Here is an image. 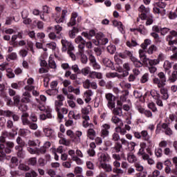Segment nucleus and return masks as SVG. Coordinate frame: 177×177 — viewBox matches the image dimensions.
<instances>
[{"mask_svg":"<svg viewBox=\"0 0 177 177\" xmlns=\"http://www.w3.org/2000/svg\"><path fill=\"white\" fill-rule=\"evenodd\" d=\"M160 88V94H161V99H163V100H167V99L169 97V94H168V88L163 87H159Z\"/></svg>","mask_w":177,"mask_h":177,"instance_id":"obj_18","label":"nucleus"},{"mask_svg":"<svg viewBox=\"0 0 177 177\" xmlns=\"http://www.w3.org/2000/svg\"><path fill=\"white\" fill-rule=\"evenodd\" d=\"M131 62L133 63L135 67L140 68L143 66V63H142L138 58L135 57H131Z\"/></svg>","mask_w":177,"mask_h":177,"instance_id":"obj_31","label":"nucleus"},{"mask_svg":"<svg viewBox=\"0 0 177 177\" xmlns=\"http://www.w3.org/2000/svg\"><path fill=\"white\" fill-rule=\"evenodd\" d=\"M118 56L120 57H122V59H125L127 57H130L131 60L132 59V57H133V54H132V52L129 51V50H125L124 52L123 53H120L118 54Z\"/></svg>","mask_w":177,"mask_h":177,"instance_id":"obj_23","label":"nucleus"},{"mask_svg":"<svg viewBox=\"0 0 177 177\" xmlns=\"http://www.w3.org/2000/svg\"><path fill=\"white\" fill-rule=\"evenodd\" d=\"M120 86H121L122 89H129V88H131V84L127 83L124 80L120 83Z\"/></svg>","mask_w":177,"mask_h":177,"instance_id":"obj_46","label":"nucleus"},{"mask_svg":"<svg viewBox=\"0 0 177 177\" xmlns=\"http://www.w3.org/2000/svg\"><path fill=\"white\" fill-rule=\"evenodd\" d=\"M28 146H33V147L38 146V147H39L40 145H41V141H39V140H29L28 142Z\"/></svg>","mask_w":177,"mask_h":177,"instance_id":"obj_40","label":"nucleus"},{"mask_svg":"<svg viewBox=\"0 0 177 177\" xmlns=\"http://www.w3.org/2000/svg\"><path fill=\"white\" fill-rule=\"evenodd\" d=\"M100 168L104 169L105 172H111V171H113V167H111V165L106 162L100 164Z\"/></svg>","mask_w":177,"mask_h":177,"instance_id":"obj_22","label":"nucleus"},{"mask_svg":"<svg viewBox=\"0 0 177 177\" xmlns=\"http://www.w3.org/2000/svg\"><path fill=\"white\" fill-rule=\"evenodd\" d=\"M120 134L118 133L115 132L112 134V140L113 142H115V143H118V140H120Z\"/></svg>","mask_w":177,"mask_h":177,"instance_id":"obj_51","label":"nucleus"},{"mask_svg":"<svg viewBox=\"0 0 177 177\" xmlns=\"http://www.w3.org/2000/svg\"><path fill=\"white\" fill-rule=\"evenodd\" d=\"M80 56V60L83 64H86L88 63V57L84 53H79Z\"/></svg>","mask_w":177,"mask_h":177,"instance_id":"obj_52","label":"nucleus"},{"mask_svg":"<svg viewBox=\"0 0 177 177\" xmlns=\"http://www.w3.org/2000/svg\"><path fill=\"white\" fill-rule=\"evenodd\" d=\"M21 119L23 125H28L31 122L28 120V113H24L21 115Z\"/></svg>","mask_w":177,"mask_h":177,"instance_id":"obj_27","label":"nucleus"},{"mask_svg":"<svg viewBox=\"0 0 177 177\" xmlns=\"http://www.w3.org/2000/svg\"><path fill=\"white\" fill-rule=\"evenodd\" d=\"M17 53H11L7 56V60L10 62V60H17Z\"/></svg>","mask_w":177,"mask_h":177,"instance_id":"obj_42","label":"nucleus"},{"mask_svg":"<svg viewBox=\"0 0 177 177\" xmlns=\"http://www.w3.org/2000/svg\"><path fill=\"white\" fill-rule=\"evenodd\" d=\"M111 127L110 124H104L101 127V136L102 138H107L109 136Z\"/></svg>","mask_w":177,"mask_h":177,"instance_id":"obj_10","label":"nucleus"},{"mask_svg":"<svg viewBox=\"0 0 177 177\" xmlns=\"http://www.w3.org/2000/svg\"><path fill=\"white\" fill-rule=\"evenodd\" d=\"M78 32V28H73V30L69 31L70 38H75V34Z\"/></svg>","mask_w":177,"mask_h":177,"instance_id":"obj_59","label":"nucleus"},{"mask_svg":"<svg viewBox=\"0 0 177 177\" xmlns=\"http://www.w3.org/2000/svg\"><path fill=\"white\" fill-rule=\"evenodd\" d=\"M148 108L150 109V110H152L153 113H156V111H157V106H156V104H154V102L149 103Z\"/></svg>","mask_w":177,"mask_h":177,"instance_id":"obj_61","label":"nucleus"},{"mask_svg":"<svg viewBox=\"0 0 177 177\" xmlns=\"http://www.w3.org/2000/svg\"><path fill=\"white\" fill-rule=\"evenodd\" d=\"M22 96L21 100L22 103H31V102H32V100L31 99V93H30V92L24 91Z\"/></svg>","mask_w":177,"mask_h":177,"instance_id":"obj_13","label":"nucleus"},{"mask_svg":"<svg viewBox=\"0 0 177 177\" xmlns=\"http://www.w3.org/2000/svg\"><path fill=\"white\" fill-rule=\"evenodd\" d=\"M169 50H171L174 53V55L171 56V59L177 60V48L175 46H171L169 47Z\"/></svg>","mask_w":177,"mask_h":177,"instance_id":"obj_29","label":"nucleus"},{"mask_svg":"<svg viewBox=\"0 0 177 177\" xmlns=\"http://www.w3.org/2000/svg\"><path fill=\"white\" fill-rule=\"evenodd\" d=\"M96 39H99L100 45H106L109 44V39L104 37L102 32L97 33L95 36Z\"/></svg>","mask_w":177,"mask_h":177,"instance_id":"obj_12","label":"nucleus"},{"mask_svg":"<svg viewBox=\"0 0 177 177\" xmlns=\"http://www.w3.org/2000/svg\"><path fill=\"white\" fill-rule=\"evenodd\" d=\"M57 89L52 88L46 91L47 95L49 96H55V95H57Z\"/></svg>","mask_w":177,"mask_h":177,"instance_id":"obj_53","label":"nucleus"},{"mask_svg":"<svg viewBox=\"0 0 177 177\" xmlns=\"http://www.w3.org/2000/svg\"><path fill=\"white\" fill-rule=\"evenodd\" d=\"M163 68H165V71H168V70H171V68H172V64H171L169 61H165Z\"/></svg>","mask_w":177,"mask_h":177,"instance_id":"obj_49","label":"nucleus"},{"mask_svg":"<svg viewBox=\"0 0 177 177\" xmlns=\"http://www.w3.org/2000/svg\"><path fill=\"white\" fill-rule=\"evenodd\" d=\"M79 51L78 53H84L85 52V41L83 43H80L78 45Z\"/></svg>","mask_w":177,"mask_h":177,"instance_id":"obj_57","label":"nucleus"},{"mask_svg":"<svg viewBox=\"0 0 177 177\" xmlns=\"http://www.w3.org/2000/svg\"><path fill=\"white\" fill-rule=\"evenodd\" d=\"M158 77L153 78V84L157 85L158 88H164L167 84V77L164 72H160L158 74Z\"/></svg>","mask_w":177,"mask_h":177,"instance_id":"obj_2","label":"nucleus"},{"mask_svg":"<svg viewBox=\"0 0 177 177\" xmlns=\"http://www.w3.org/2000/svg\"><path fill=\"white\" fill-rule=\"evenodd\" d=\"M35 88V86H34V84H27L24 89L26 92H31V91H34Z\"/></svg>","mask_w":177,"mask_h":177,"instance_id":"obj_56","label":"nucleus"},{"mask_svg":"<svg viewBox=\"0 0 177 177\" xmlns=\"http://www.w3.org/2000/svg\"><path fill=\"white\" fill-rule=\"evenodd\" d=\"M113 25L114 27H118L119 31H120L122 34H125V29L124 28V25H122V22L114 20L113 21Z\"/></svg>","mask_w":177,"mask_h":177,"instance_id":"obj_19","label":"nucleus"},{"mask_svg":"<svg viewBox=\"0 0 177 177\" xmlns=\"http://www.w3.org/2000/svg\"><path fill=\"white\" fill-rule=\"evenodd\" d=\"M176 118V116L174 114H170L168 118L166 119V122L168 124H170L171 122H174L175 121V119Z\"/></svg>","mask_w":177,"mask_h":177,"instance_id":"obj_54","label":"nucleus"},{"mask_svg":"<svg viewBox=\"0 0 177 177\" xmlns=\"http://www.w3.org/2000/svg\"><path fill=\"white\" fill-rule=\"evenodd\" d=\"M177 80V71H173L171 75H170L167 80L169 84H174Z\"/></svg>","mask_w":177,"mask_h":177,"instance_id":"obj_28","label":"nucleus"},{"mask_svg":"<svg viewBox=\"0 0 177 177\" xmlns=\"http://www.w3.org/2000/svg\"><path fill=\"white\" fill-rule=\"evenodd\" d=\"M57 100L55 102L56 111H59L62 106H63V102H64V96L63 95H59L57 96Z\"/></svg>","mask_w":177,"mask_h":177,"instance_id":"obj_9","label":"nucleus"},{"mask_svg":"<svg viewBox=\"0 0 177 177\" xmlns=\"http://www.w3.org/2000/svg\"><path fill=\"white\" fill-rule=\"evenodd\" d=\"M149 81V73H145L142 75V77L140 79V82L142 84H146Z\"/></svg>","mask_w":177,"mask_h":177,"instance_id":"obj_60","label":"nucleus"},{"mask_svg":"<svg viewBox=\"0 0 177 177\" xmlns=\"http://www.w3.org/2000/svg\"><path fill=\"white\" fill-rule=\"evenodd\" d=\"M148 64H149V66H157V64H160V60L157 59H150L148 58Z\"/></svg>","mask_w":177,"mask_h":177,"instance_id":"obj_43","label":"nucleus"},{"mask_svg":"<svg viewBox=\"0 0 177 177\" xmlns=\"http://www.w3.org/2000/svg\"><path fill=\"white\" fill-rule=\"evenodd\" d=\"M56 12L52 14L51 17L57 24H61V23H67V10H62L60 7H55Z\"/></svg>","mask_w":177,"mask_h":177,"instance_id":"obj_1","label":"nucleus"},{"mask_svg":"<svg viewBox=\"0 0 177 177\" xmlns=\"http://www.w3.org/2000/svg\"><path fill=\"white\" fill-rule=\"evenodd\" d=\"M46 153V149L45 147H41L40 148H36V154L37 156H41V154H45Z\"/></svg>","mask_w":177,"mask_h":177,"instance_id":"obj_48","label":"nucleus"},{"mask_svg":"<svg viewBox=\"0 0 177 177\" xmlns=\"http://www.w3.org/2000/svg\"><path fill=\"white\" fill-rule=\"evenodd\" d=\"M107 51L109 52V53H110L111 55H114V53H115V46L114 45H110L107 48Z\"/></svg>","mask_w":177,"mask_h":177,"instance_id":"obj_55","label":"nucleus"},{"mask_svg":"<svg viewBox=\"0 0 177 177\" xmlns=\"http://www.w3.org/2000/svg\"><path fill=\"white\" fill-rule=\"evenodd\" d=\"M139 56L142 63L147 66V64H149V58H147V56H146V52L145 51V49L142 48L139 50Z\"/></svg>","mask_w":177,"mask_h":177,"instance_id":"obj_14","label":"nucleus"},{"mask_svg":"<svg viewBox=\"0 0 177 177\" xmlns=\"http://www.w3.org/2000/svg\"><path fill=\"white\" fill-rule=\"evenodd\" d=\"M96 32L95 30H91L89 31V32H83L82 33V37H84V38H86L87 39H92V37H95Z\"/></svg>","mask_w":177,"mask_h":177,"instance_id":"obj_26","label":"nucleus"},{"mask_svg":"<svg viewBox=\"0 0 177 177\" xmlns=\"http://www.w3.org/2000/svg\"><path fill=\"white\" fill-rule=\"evenodd\" d=\"M82 117L83 120H84L83 121L82 126L84 128H88V127H89V122H88V121L91 120V118H89V115H82Z\"/></svg>","mask_w":177,"mask_h":177,"instance_id":"obj_35","label":"nucleus"},{"mask_svg":"<svg viewBox=\"0 0 177 177\" xmlns=\"http://www.w3.org/2000/svg\"><path fill=\"white\" fill-rule=\"evenodd\" d=\"M61 44L62 45V52H67L68 50H74L75 49L73 43H71V41H69L66 39H62L61 41Z\"/></svg>","mask_w":177,"mask_h":177,"instance_id":"obj_7","label":"nucleus"},{"mask_svg":"<svg viewBox=\"0 0 177 177\" xmlns=\"http://www.w3.org/2000/svg\"><path fill=\"white\" fill-rule=\"evenodd\" d=\"M1 115H3L4 117H12L13 115V112L10 111H0Z\"/></svg>","mask_w":177,"mask_h":177,"instance_id":"obj_45","label":"nucleus"},{"mask_svg":"<svg viewBox=\"0 0 177 177\" xmlns=\"http://www.w3.org/2000/svg\"><path fill=\"white\" fill-rule=\"evenodd\" d=\"M111 122L113 124H115L116 125H118V127H123L124 126V123L122 122V120H121V119H120V118L113 115L111 118Z\"/></svg>","mask_w":177,"mask_h":177,"instance_id":"obj_25","label":"nucleus"},{"mask_svg":"<svg viewBox=\"0 0 177 177\" xmlns=\"http://www.w3.org/2000/svg\"><path fill=\"white\" fill-rule=\"evenodd\" d=\"M127 160L129 162H131L132 164L133 162H136L138 159L136 158V156L133 155V153H130L127 155Z\"/></svg>","mask_w":177,"mask_h":177,"instance_id":"obj_38","label":"nucleus"},{"mask_svg":"<svg viewBox=\"0 0 177 177\" xmlns=\"http://www.w3.org/2000/svg\"><path fill=\"white\" fill-rule=\"evenodd\" d=\"M135 167L136 171L138 172H142L143 169H145V167H143V166L138 162L135 163Z\"/></svg>","mask_w":177,"mask_h":177,"instance_id":"obj_62","label":"nucleus"},{"mask_svg":"<svg viewBox=\"0 0 177 177\" xmlns=\"http://www.w3.org/2000/svg\"><path fill=\"white\" fill-rule=\"evenodd\" d=\"M92 96H93V91L92 90H86L84 93V99L86 103H89L92 100Z\"/></svg>","mask_w":177,"mask_h":177,"instance_id":"obj_15","label":"nucleus"},{"mask_svg":"<svg viewBox=\"0 0 177 177\" xmlns=\"http://www.w3.org/2000/svg\"><path fill=\"white\" fill-rule=\"evenodd\" d=\"M149 45H151V40L146 39L144 42L141 44V48L142 49H146Z\"/></svg>","mask_w":177,"mask_h":177,"instance_id":"obj_47","label":"nucleus"},{"mask_svg":"<svg viewBox=\"0 0 177 177\" xmlns=\"http://www.w3.org/2000/svg\"><path fill=\"white\" fill-rule=\"evenodd\" d=\"M48 66L50 68H56V62H55L50 57L48 60Z\"/></svg>","mask_w":177,"mask_h":177,"instance_id":"obj_63","label":"nucleus"},{"mask_svg":"<svg viewBox=\"0 0 177 177\" xmlns=\"http://www.w3.org/2000/svg\"><path fill=\"white\" fill-rule=\"evenodd\" d=\"M91 73V67L89 66H86L85 68H83L82 69V74H83V75H84L85 77H86V75H89Z\"/></svg>","mask_w":177,"mask_h":177,"instance_id":"obj_44","label":"nucleus"},{"mask_svg":"<svg viewBox=\"0 0 177 177\" xmlns=\"http://www.w3.org/2000/svg\"><path fill=\"white\" fill-rule=\"evenodd\" d=\"M86 135L88 139L91 140H95V138H96V131L92 128H90L87 130Z\"/></svg>","mask_w":177,"mask_h":177,"instance_id":"obj_21","label":"nucleus"},{"mask_svg":"<svg viewBox=\"0 0 177 177\" xmlns=\"http://www.w3.org/2000/svg\"><path fill=\"white\" fill-rule=\"evenodd\" d=\"M157 50H158L157 46H156V45L154 44H152L148 48L147 53L148 55H153V53H154V52H157Z\"/></svg>","mask_w":177,"mask_h":177,"instance_id":"obj_39","label":"nucleus"},{"mask_svg":"<svg viewBox=\"0 0 177 177\" xmlns=\"http://www.w3.org/2000/svg\"><path fill=\"white\" fill-rule=\"evenodd\" d=\"M138 12L139 18L137 19V21H140V19L141 20H146V19H147V16L150 15V8L141 5L138 8Z\"/></svg>","mask_w":177,"mask_h":177,"instance_id":"obj_4","label":"nucleus"},{"mask_svg":"<svg viewBox=\"0 0 177 177\" xmlns=\"http://www.w3.org/2000/svg\"><path fill=\"white\" fill-rule=\"evenodd\" d=\"M98 161L100 164H104L105 162H109L110 161V156L107 153H98Z\"/></svg>","mask_w":177,"mask_h":177,"instance_id":"obj_11","label":"nucleus"},{"mask_svg":"<svg viewBox=\"0 0 177 177\" xmlns=\"http://www.w3.org/2000/svg\"><path fill=\"white\" fill-rule=\"evenodd\" d=\"M37 109L38 110H39L40 111H44V113H46V115L45 114H41L39 116L40 120H41L42 121H44V120H46V118H52V109H50V107L47 106L46 107L45 105H37Z\"/></svg>","mask_w":177,"mask_h":177,"instance_id":"obj_3","label":"nucleus"},{"mask_svg":"<svg viewBox=\"0 0 177 177\" xmlns=\"http://www.w3.org/2000/svg\"><path fill=\"white\" fill-rule=\"evenodd\" d=\"M3 149H5V145L3 144H0V161L9 160V158H10V156H7L6 153L3 152Z\"/></svg>","mask_w":177,"mask_h":177,"instance_id":"obj_20","label":"nucleus"},{"mask_svg":"<svg viewBox=\"0 0 177 177\" xmlns=\"http://www.w3.org/2000/svg\"><path fill=\"white\" fill-rule=\"evenodd\" d=\"M122 126H118L115 128V131L117 133H120V135L124 136L127 134V130L124 129V127H121Z\"/></svg>","mask_w":177,"mask_h":177,"instance_id":"obj_33","label":"nucleus"},{"mask_svg":"<svg viewBox=\"0 0 177 177\" xmlns=\"http://www.w3.org/2000/svg\"><path fill=\"white\" fill-rule=\"evenodd\" d=\"M150 95L154 100H156V103L160 107H162L164 104H162V100H161V95H160V92L156 90H151Z\"/></svg>","mask_w":177,"mask_h":177,"instance_id":"obj_6","label":"nucleus"},{"mask_svg":"<svg viewBox=\"0 0 177 177\" xmlns=\"http://www.w3.org/2000/svg\"><path fill=\"white\" fill-rule=\"evenodd\" d=\"M33 24H35L38 30H44L45 24L41 21H35Z\"/></svg>","mask_w":177,"mask_h":177,"instance_id":"obj_41","label":"nucleus"},{"mask_svg":"<svg viewBox=\"0 0 177 177\" xmlns=\"http://www.w3.org/2000/svg\"><path fill=\"white\" fill-rule=\"evenodd\" d=\"M105 99L107 101V107L109 110H113L115 107V96L111 93H108L105 94Z\"/></svg>","mask_w":177,"mask_h":177,"instance_id":"obj_5","label":"nucleus"},{"mask_svg":"<svg viewBox=\"0 0 177 177\" xmlns=\"http://www.w3.org/2000/svg\"><path fill=\"white\" fill-rule=\"evenodd\" d=\"M112 111L113 114L115 115H118V117H122L124 114L122 113V108L121 107H116L113 108V109H111Z\"/></svg>","mask_w":177,"mask_h":177,"instance_id":"obj_24","label":"nucleus"},{"mask_svg":"<svg viewBox=\"0 0 177 177\" xmlns=\"http://www.w3.org/2000/svg\"><path fill=\"white\" fill-rule=\"evenodd\" d=\"M36 100L38 103L37 106H44L46 102V97L44 95H41L39 98H36Z\"/></svg>","mask_w":177,"mask_h":177,"instance_id":"obj_30","label":"nucleus"},{"mask_svg":"<svg viewBox=\"0 0 177 177\" xmlns=\"http://www.w3.org/2000/svg\"><path fill=\"white\" fill-rule=\"evenodd\" d=\"M113 149L115 150L116 153H120V151H121V149H122V145L120 142H115Z\"/></svg>","mask_w":177,"mask_h":177,"instance_id":"obj_58","label":"nucleus"},{"mask_svg":"<svg viewBox=\"0 0 177 177\" xmlns=\"http://www.w3.org/2000/svg\"><path fill=\"white\" fill-rule=\"evenodd\" d=\"M23 84L22 82H19L18 83H12L11 84V88L12 89H20V86Z\"/></svg>","mask_w":177,"mask_h":177,"instance_id":"obj_64","label":"nucleus"},{"mask_svg":"<svg viewBox=\"0 0 177 177\" xmlns=\"http://www.w3.org/2000/svg\"><path fill=\"white\" fill-rule=\"evenodd\" d=\"M19 165V160L16 157H12L9 163V167L11 168H15Z\"/></svg>","mask_w":177,"mask_h":177,"instance_id":"obj_32","label":"nucleus"},{"mask_svg":"<svg viewBox=\"0 0 177 177\" xmlns=\"http://www.w3.org/2000/svg\"><path fill=\"white\" fill-rule=\"evenodd\" d=\"M44 133L47 138H50L53 135V129L47 127L44 129Z\"/></svg>","mask_w":177,"mask_h":177,"instance_id":"obj_36","label":"nucleus"},{"mask_svg":"<svg viewBox=\"0 0 177 177\" xmlns=\"http://www.w3.org/2000/svg\"><path fill=\"white\" fill-rule=\"evenodd\" d=\"M77 22L80 23L81 21V17H78V13L73 12L71 15V18L70 21L67 24L68 26L73 27V26H75L77 24Z\"/></svg>","mask_w":177,"mask_h":177,"instance_id":"obj_8","label":"nucleus"},{"mask_svg":"<svg viewBox=\"0 0 177 177\" xmlns=\"http://www.w3.org/2000/svg\"><path fill=\"white\" fill-rule=\"evenodd\" d=\"M103 63L106 67H112L113 66V62L109 58H104Z\"/></svg>","mask_w":177,"mask_h":177,"instance_id":"obj_50","label":"nucleus"},{"mask_svg":"<svg viewBox=\"0 0 177 177\" xmlns=\"http://www.w3.org/2000/svg\"><path fill=\"white\" fill-rule=\"evenodd\" d=\"M15 150H17V156L19 158H24V151H23V147L16 146L15 147Z\"/></svg>","mask_w":177,"mask_h":177,"instance_id":"obj_34","label":"nucleus"},{"mask_svg":"<svg viewBox=\"0 0 177 177\" xmlns=\"http://www.w3.org/2000/svg\"><path fill=\"white\" fill-rule=\"evenodd\" d=\"M138 155L141 156L142 160H146V159L149 158V155L147 153H146V152H145V149L140 148L139 149Z\"/></svg>","mask_w":177,"mask_h":177,"instance_id":"obj_37","label":"nucleus"},{"mask_svg":"<svg viewBox=\"0 0 177 177\" xmlns=\"http://www.w3.org/2000/svg\"><path fill=\"white\" fill-rule=\"evenodd\" d=\"M161 128L163 130V132H165V135H167L168 136H171L174 133L172 129H171L167 123H162Z\"/></svg>","mask_w":177,"mask_h":177,"instance_id":"obj_17","label":"nucleus"},{"mask_svg":"<svg viewBox=\"0 0 177 177\" xmlns=\"http://www.w3.org/2000/svg\"><path fill=\"white\" fill-rule=\"evenodd\" d=\"M88 77L91 78L92 80H102L103 78V74L100 72H96V71H91Z\"/></svg>","mask_w":177,"mask_h":177,"instance_id":"obj_16","label":"nucleus"}]
</instances>
